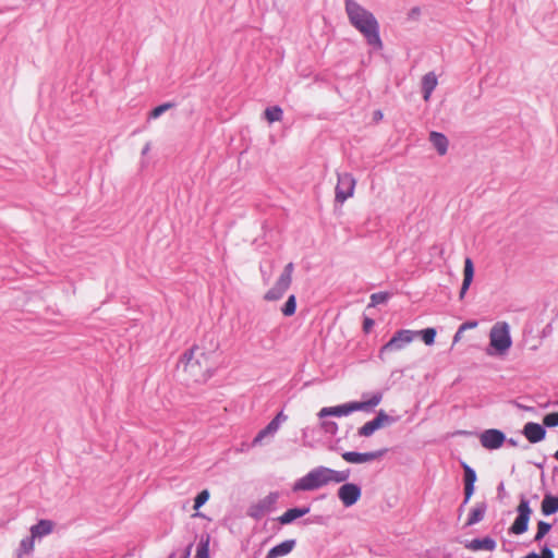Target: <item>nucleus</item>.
Returning <instances> with one entry per match:
<instances>
[{"mask_svg": "<svg viewBox=\"0 0 558 558\" xmlns=\"http://www.w3.org/2000/svg\"><path fill=\"white\" fill-rule=\"evenodd\" d=\"M416 336V331L410 329L398 330L391 339L385 343L379 350V359L384 360L387 353L397 352L403 350L410 344Z\"/></svg>", "mask_w": 558, "mask_h": 558, "instance_id": "obj_6", "label": "nucleus"}, {"mask_svg": "<svg viewBox=\"0 0 558 558\" xmlns=\"http://www.w3.org/2000/svg\"><path fill=\"white\" fill-rule=\"evenodd\" d=\"M429 142L435 147L440 156H444L448 151L449 141L445 134L433 131L429 133Z\"/></svg>", "mask_w": 558, "mask_h": 558, "instance_id": "obj_20", "label": "nucleus"}, {"mask_svg": "<svg viewBox=\"0 0 558 558\" xmlns=\"http://www.w3.org/2000/svg\"><path fill=\"white\" fill-rule=\"evenodd\" d=\"M373 325H374V320L372 318H365L364 319L363 327H364L365 331H368L372 328Z\"/></svg>", "mask_w": 558, "mask_h": 558, "instance_id": "obj_42", "label": "nucleus"}, {"mask_svg": "<svg viewBox=\"0 0 558 558\" xmlns=\"http://www.w3.org/2000/svg\"><path fill=\"white\" fill-rule=\"evenodd\" d=\"M497 544L496 541L489 536H486L484 538H474L465 543V548L472 550V551H478V550H487L493 551L495 550Z\"/></svg>", "mask_w": 558, "mask_h": 558, "instance_id": "obj_16", "label": "nucleus"}, {"mask_svg": "<svg viewBox=\"0 0 558 558\" xmlns=\"http://www.w3.org/2000/svg\"><path fill=\"white\" fill-rule=\"evenodd\" d=\"M421 335L422 340L425 344L432 345L435 342L436 330L434 328H426L416 332V336Z\"/></svg>", "mask_w": 558, "mask_h": 558, "instance_id": "obj_33", "label": "nucleus"}, {"mask_svg": "<svg viewBox=\"0 0 558 558\" xmlns=\"http://www.w3.org/2000/svg\"><path fill=\"white\" fill-rule=\"evenodd\" d=\"M438 84L437 76L434 72H428L422 78V92L425 101H428L434 89Z\"/></svg>", "mask_w": 558, "mask_h": 558, "instance_id": "obj_21", "label": "nucleus"}, {"mask_svg": "<svg viewBox=\"0 0 558 558\" xmlns=\"http://www.w3.org/2000/svg\"><path fill=\"white\" fill-rule=\"evenodd\" d=\"M379 428L380 427H378L377 423H375L372 420L366 422L362 427L359 428L357 435L361 437H369Z\"/></svg>", "mask_w": 558, "mask_h": 558, "instance_id": "obj_28", "label": "nucleus"}, {"mask_svg": "<svg viewBox=\"0 0 558 558\" xmlns=\"http://www.w3.org/2000/svg\"><path fill=\"white\" fill-rule=\"evenodd\" d=\"M310 507H301V508H291L288 509L286 512H283L279 518L278 521L282 525H287L292 523L294 520L302 518L303 515L307 514L310 512Z\"/></svg>", "mask_w": 558, "mask_h": 558, "instance_id": "obj_19", "label": "nucleus"}, {"mask_svg": "<svg viewBox=\"0 0 558 558\" xmlns=\"http://www.w3.org/2000/svg\"><path fill=\"white\" fill-rule=\"evenodd\" d=\"M350 477V471H337L327 466H316L298 478L292 485L293 493L313 492L331 483H344Z\"/></svg>", "mask_w": 558, "mask_h": 558, "instance_id": "obj_2", "label": "nucleus"}, {"mask_svg": "<svg viewBox=\"0 0 558 558\" xmlns=\"http://www.w3.org/2000/svg\"><path fill=\"white\" fill-rule=\"evenodd\" d=\"M464 470V501L468 504L474 493V483L476 481L475 471L468 464L463 463Z\"/></svg>", "mask_w": 558, "mask_h": 558, "instance_id": "obj_15", "label": "nucleus"}, {"mask_svg": "<svg viewBox=\"0 0 558 558\" xmlns=\"http://www.w3.org/2000/svg\"><path fill=\"white\" fill-rule=\"evenodd\" d=\"M178 367L186 373L193 381H205L211 376V364L207 354L198 347H193L181 357Z\"/></svg>", "mask_w": 558, "mask_h": 558, "instance_id": "obj_3", "label": "nucleus"}, {"mask_svg": "<svg viewBox=\"0 0 558 558\" xmlns=\"http://www.w3.org/2000/svg\"><path fill=\"white\" fill-rule=\"evenodd\" d=\"M386 451L387 449L371 452L345 451L342 453V459L348 463L362 464L380 459Z\"/></svg>", "mask_w": 558, "mask_h": 558, "instance_id": "obj_12", "label": "nucleus"}, {"mask_svg": "<svg viewBox=\"0 0 558 558\" xmlns=\"http://www.w3.org/2000/svg\"><path fill=\"white\" fill-rule=\"evenodd\" d=\"M209 492L207 489L202 490L194 500V509L198 510L209 499Z\"/></svg>", "mask_w": 558, "mask_h": 558, "instance_id": "obj_37", "label": "nucleus"}, {"mask_svg": "<svg viewBox=\"0 0 558 558\" xmlns=\"http://www.w3.org/2000/svg\"><path fill=\"white\" fill-rule=\"evenodd\" d=\"M506 441V435L495 428L484 430L480 436L481 445L488 450H495L500 448Z\"/></svg>", "mask_w": 558, "mask_h": 558, "instance_id": "obj_13", "label": "nucleus"}, {"mask_svg": "<svg viewBox=\"0 0 558 558\" xmlns=\"http://www.w3.org/2000/svg\"><path fill=\"white\" fill-rule=\"evenodd\" d=\"M288 416L283 412H279L266 426V432L274 436L280 428L281 424L286 422Z\"/></svg>", "mask_w": 558, "mask_h": 558, "instance_id": "obj_26", "label": "nucleus"}, {"mask_svg": "<svg viewBox=\"0 0 558 558\" xmlns=\"http://www.w3.org/2000/svg\"><path fill=\"white\" fill-rule=\"evenodd\" d=\"M264 114H265L266 120L269 123H274V122L281 121L283 111L280 107L274 106V107H268L265 110Z\"/></svg>", "mask_w": 558, "mask_h": 558, "instance_id": "obj_27", "label": "nucleus"}, {"mask_svg": "<svg viewBox=\"0 0 558 558\" xmlns=\"http://www.w3.org/2000/svg\"><path fill=\"white\" fill-rule=\"evenodd\" d=\"M476 327H477L476 320H468V322L463 323L462 325H460L456 335L453 336V343H457L458 341H460V339L462 338V333H465V330L473 329Z\"/></svg>", "mask_w": 558, "mask_h": 558, "instance_id": "obj_30", "label": "nucleus"}, {"mask_svg": "<svg viewBox=\"0 0 558 558\" xmlns=\"http://www.w3.org/2000/svg\"><path fill=\"white\" fill-rule=\"evenodd\" d=\"M53 523L49 520H40L38 523L31 527L33 537H43L52 532Z\"/></svg>", "mask_w": 558, "mask_h": 558, "instance_id": "obj_22", "label": "nucleus"}, {"mask_svg": "<svg viewBox=\"0 0 558 558\" xmlns=\"http://www.w3.org/2000/svg\"><path fill=\"white\" fill-rule=\"evenodd\" d=\"M295 544V539H286L270 548L266 555V558H280L287 556L294 549Z\"/></svg>", "mask_w": 558, "mask_h": 558, "instance_id": "obj_17", "label": "nucleus"}, {"mask_svg": "<svg viewBox=\"0 0 558 558\" xmlns=\"http://www.w3.org/2000/svg\"><path fill=\"white\" fill-rule=\"evenodd\" d=\"M542 512L544 515L558 512V496L545 495L542 501Z\"/></svg>", "mask_w": 558, "mask_h": 558, "instance_id": "obj_23", "label": "nucleus"}, {"mask_svg": "<svg viewBox=\"0 0 558 558\" xmlns=\"http://www.w3.org/2000/svg\"><path fill=\"white\" fill-rule=\"evenodd\" d=\"M337 495L342 505L349 508L359 501L362 495V489L357 484L344 482L339 487Z\"/></svg>", "mask_w": 558, "mask_h": 558, "instance_id": "obj_11", "label": "nucleus"}, {"mask_svg": "<svg viewBox=\"0 0 558 558\" xmlns=\"http://www.w3.org/2000/svg\"><path fill=\"white\" fill-rule=\"evenodd\" d=\"M278 499L279 494L277 492L269 493L257 502L251 505L247 514L253 519L259 520L275 509Z\"/></svg>", "mask_w": 558, "mask_h": 558, "instance_id": "obj_10", "label": "nucleus"}, {"mask_svg": "<svg viewBox=\"0 0 558 558\" xmlns=\"http://www.w3.org/2000/svg\"><path fill=\"white\" fill-rule=\"evenodd\" d=\"M373 421L375 423H377L378 427L381 428V427H384L386 425L395 423L397 420L391 417V416H389L385 411L380 410L377 413L376 417L373 418Z\"/></svg>", "mask_w": 558, "mask_h": 558, "instance_id": "obj_32", "label": "nucleus"}, {"mask_svg": "<svg viewBox=\"0 0 558 558\" xmlns=\"http://www.w3.org/2000/svg\"><path fill=\"white\" fill-rule=\"evenodd\" d=\"M543 423L547 427L558 426V412L549 413L545 415Z\"/></svg>", "mask_w": 558, "mask_h": 558, "instance_id": "obj_38", "label": "nucleus"}, {"mask_svg": "<svg viewBox=\"0 0 558 558\" xmlns=\"http://www.w3.org/2000/svg\"><path fill=\"white\" fill-rule=\"evenodd\" d=\"M338 181L335 191V201L343 204L354 194L356 181L351 173L342 172L337 174Z\"/></svg>", "mask_w": 558, "mask_h": 558, "instance_id": "obj_8", "label": "nucleus"}, {"mask_svg": "<svg viewBox=\"0 0 558 558\" xmlns=\"http://www.w3.org/2000/svg\"><path fill=\"white\" fill-rule=\"evenodd\" d=\"M554 458L558 461V450L555 452Z\"/></svg>", "mask_w": 558, "mask_h": 558, "instance_id": "obj_46", "label": "nucleus"}, {"mask_svg": "<svg viewBox=\"0 0 558 558\" xmlns=\"http://www.w3.org/2000/svg\"><path fill=\"white\" fill-rule=\"evenodd\" d=\"M169 558H174V554H171V555L169 556Z\"/></svg>", "mask_w": 558, "mask_h": 558, "instance_id": "obj_48", "label": "nucleus"}, {"mask_svg": "<svg viewBox=\"0 0 558 558\" xmlns=\"http://www.w3.org/2000/svg\"><path fill=\"white\" fill-rule=\"evenodd\" d=\"M524 437L532 444L542 441L546 436V429L538 423L529 422L522 429Z\"/></svg>", "mask_w": 558, "mask_h": 558, "instance_id": "obj_14", "label": "nucleus"}, {"mask_svg": "<svg viewBox=\"0 0 558 558\" xmlns=\"http://www.w3.org/2000/svg\"><path fill=\"white\" fill-rule=\"evenodd\" d=\"M150 149V144L146 143V145L142 149V155H146Z\"/></svg>", "mask_w": 558, "mask_h": 558, "instance_id": "obj_44", "label": "nucleus"}, {"mask_svg": "<svg viewBox=\"0 0 558 558\" xmlns=\"http://www.w3.org/2000/svg\"><path fill=\"white\" fill-rule=\"evenodd\" d=\"M323 429L331 435H335L338 432V425L336 422L332 421H325L322 423Z\"/></svg>", "mask_w": 558, "mask_h": 558, "instance_id": "obj_39", "label": "nucleus"}, {"mask_svg": "<svg viewBox=\"0 0 558 558\" xmlns=\"http://www.w3.org/2000/svg\"><path fill=\"white\" fill-rule=\"evenodd\" d=\"M489 345L495 353L504 355L512 345L510 326L506 322H497L489 331Z\"/></svg>", "mask_w": 558, "mask_h": 558, "instance_id": "obj_5", "label": "nucleus"}, {"mask_svg": "<svg viewBox=\"0 0 558 558\" xmlns=\"http://www.w3.org/2000/svg\"><path fill=\"white\" fill-rule=\"evenodd\" d=\"M209 543L210 536L208 534L201 536L196 548V558H209Z\"/></svg>", "mask_w": 558, "mask_h": 558, "instance_id": "obj_25", "label": "nucleus"}, {"mask_svg": "<svg viewBox=\"0 0 558 558\" xmlns=\"http://www.w3.org/2000/svg\"><path fill=\"white\" fill-rule=\"evenodd\" d=\"M474 277V265L471 258H465L463 269V282L460 290V299L462 300L469 290Z\"/></svg>", "mask_w": 558, "mask_h": 558, "instance_id": "obj_18", "label": "nucleus"}, {"mask_svg": "<svg viewBox=\"0 0 558 558\" xmlns=\"http://www.w3.org/2000/svg\"><path fill=\"white\" fill-rule=\"evenodd\" d=\"M486 512V505L485 504H477L471 511L466 521V525L471 526L478 522H481L484 519Z\"/></svg>", "mask_w": 558, "mask_h": 558, "instance_id": "obj_24", "label": "nucleus"}, {"mask_svg": "<svg viewBox=\"0 0 558 558\" xmlns=\"http://www.w3.org/2000/svg\"><path fill=\"white\" fill-rule=\"evenodd\" d=\"M344 9L350 24L363 35L367 44L381 49L379 24L375 15L355 0H344Z\"/></svg>", "mask_w": 558, "mask_h": 558, "instance_id": "obj_1", "label": "nucleus"}, {"mask_svg": "<svg viewBox=\"0 0 558 558\" xmlns=\"http://www.w3.org/2000/svg\"><path fill=\"white\" fill-rule=\"evenodd\" d=\"M36 537H33V535L31 534L29 537H25L21 541L20 543V549H19V556L21 558V556L23 554H29L33 551L34 549V539Z\"/></svg>", "mask_w": 558, "mask_h": 558, "instance_id": "obj_29", "label": "nucleus"}, {"mask_svg": "<svg viewBox=\"0 0 558 558\" xmlns=\"http://www.w3.org/2000/svg\"><path fill=\"white\" fill-rule=\"evenodd\" d=\"M294 270L293 263H289L286 265L282 274L276 281L275 286L267 291L265 294V300L267 301H277L283 296L286 291L289 289L292 281V274Z\"/></svg>", "mask_w": 558, "mask_h": 558, "instance_id": "obj_7", "label": "nucleus"}, {"mask_svg": "<svg viewBox=\"0 0 558 558\" xmlns=\"http://www.w3.org/2000/svg\"><path fill=\"white\" fill-rule=\"evenodd\" d=\"M296 311V300L295 296L292 294L288 298L284 305L281 308V312L284 316H292Z\"/></svg>", "mask_w": 558, "mask_h": 558, "instance_id": "obj_31", "label": "nucleus"}, {"mask_svg": "<svg viewBox=\"0 0 558 558\" xmlns=\"http://www.w3.org/2000/svg\"><path fill=\"white\" fill-rule=\"evenodd\" d=\"M383 400V393L377 391L371 396L369 399L364 401H352L336 407H325L318 412L320 418L327 416H348L356 411L369 412L376 408Z\"/></svg>", "mask_w": 558, "mask_h": 558, "instance_id": "obj_4", "label": "nucleus"}, {"mask_svg": "<svg viewBox=\"0 0 558 558\" xmlns=\"http://www.w3.org/2000/svg\"><path fill=\"white\" fill-rule=\"evenodd\" d=\"M518 515L509 529V532L515 535L523 534L527 531L529 521L532 514V509L530 508V502L525 497H521L520 504L517 507Z\"/></svg>", "mask_w": 558, "mask_h": 558, "instance_id": "obj_9", "label": "nucleus"}, {"mask_svg": "<svg viewBox=\"0 0 558 558\" xmlns=\"http://www.w3.org/2000/svg\"><path fill=\"white\" fill-rule=\"evenodd\" d=\"M551 529V525L545 521L537 523V532L534 536L535 542H539Z\"/></svg>", "mask_w": 558, "mask_h": 558, "instance_id": "obj_35", "label": "nucleus"}, {"mask_svg": "<svg viewBox=\"0 0 558 558\" xmlns=\"http://www.w3.org/2000/svg\"><path fill=\"white\" fill-rule=\"evenodd\" d=\"M504 484L501 483L499 486V490H502Z\"/></svg>", "mask_w": 558, "mask_h": 558, "instance_id": "obj_47", "label": "nucleus"}, {"mask_svg": "<svg viewBox=\"0 0 558 558\" xmlns=\"http://www.w3.org/2000/svg\"><path fill=\"white\" fill-rule=\"evenodd\" d=\"M541 558H554V553L553 550L548 547V546H545L543 549H542V556Z\"/></svg>", "mask_w": 558, "mask_h": 558, "instance_id": "obj_41", "label": "nucleus"}, {"mask_svg": "<svg viewBox=\"0 0 558 558\" xmlns=\"http://www.w3.org/2000/svg\"><path fill=\"white\" fill-rule=\"evenodd\" d=\"M267 436H271L269 432H266V427L258 432V434L253 439L252 445L257 446L262 444L263 439Z\"/></svg>", "mask_w": 558, "mask_h": 558, "instance_id": "obj_40", "label": "nucleus"}, {"mask_svg": "<svg viewBox=\"0 0 558 558\" xmlns=\"http://www.w3.org/2000/svg\"><path fill=\"white\" fill-rule=\"evenodd\" d=\"M388 299H389V294L387 292L373 293L371 295L369 306H376L378 304H383V303L387 302Z\"/></svg>", "mask_w": 558, "mask_h": 558, "instance_id": "obj_36", "label": "nucleus"}, {"mask_svg": "<svg viewBox=\"0 0 558 558\" xmlns=\"http://www.w3.org/2000/svg\"><path fill=\"white\" fill-rule=\"evenodd\" d=\"M506 440L512 447L518 446V441L515 439H513V438H509V439L506 438Z\"/></svg>", "mask_w": 558, "mask_h": 558, "instance_id": "obj_45", "label": "nucleus"}, {"mask_svg": "<svg viewBox=\"0 0 558 558\" xmlns=\"http://www.w3.org/2000/svg\"><path fill=\"white\" fill-rule=\"evenodd\" d=\"M191 550H192V544H190V545L186 547V549H185V551H184V554H183L182 558H190V556H191Z\"/></svg>", "mask_w": 558, "mask_h": 558, "instance_id": "obj_43", "label": "nucleus"}, {"mask_svg": "<svg viewBox=\"0 0 558 558\" xmlns=\"http://www.w3.org/2000/svg\"><path fill=\"white\" fill-rule=\"evenodd\" d=\"M174 105L172 102H165L162 105H159L157 106L156 108H154L150 112H149V116L148 118L149 119H157L159 118L162 113H165L167 110L171 109Z\"/></svg>", "mask_w": 558, "mask_h": 558, "instance_id": "obj_34", "label": "nucleus"}]
</instances>
